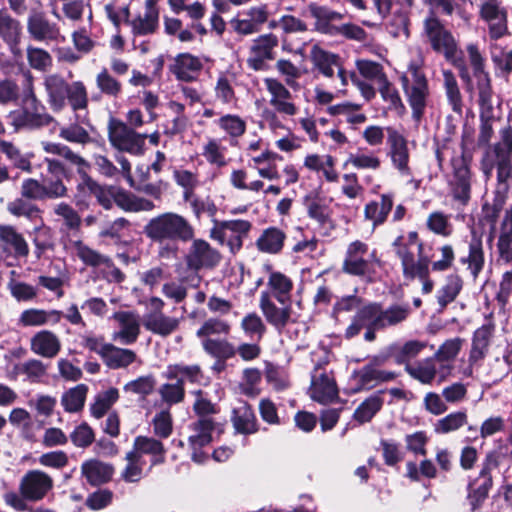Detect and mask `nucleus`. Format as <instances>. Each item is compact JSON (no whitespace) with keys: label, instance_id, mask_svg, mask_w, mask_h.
<instances>
[{"label":"nucleus","instance_id":"1","mask_svg":"<svg viewBox=\"0 0 512 512\" xmlns=\"http://www.w3.org/2000/svg\"><path fill=\"white\" fill-rule=\"evenodd\" d=\"M468 58L472 67L473 76L476 79V88L479 96L480 119L479 134L477 143L479 146H490L494 130L492 126L493 113V90L491 86V78L485 70L484 58L478 47L474 44L467 46Z\"/></svg>","mask_w":512,"mask_h":512},{"label":"nucleus","instance_id":"2","mask_svg":"<svg viewBox=\"0 0 512 512\" xmlns=\"http://www.w3.org/2000/svg\"><path fill=\"white\" fill-rule=\"evenodd\" d=\"M500 142L488 146L480 160V169L488 180L496 171L498 188L507 191L512 184V126L502 127L499 131Z\"/></svg>","mask_w":512,"mask_h":512},{"label":"nucleus","instance_id":"3","mask_svg":"<svg viewBox=\"0 0 512 512\" xmlns=\"http://www.w3.org/2000/svg\"><path fill=\"white\" fill-rule=\"evenodd\" d=\"M268 292H262L260 308L267 321L281 331L288 322V279L279 272H272Z\"/></svg>","mask_w":512,"mask_h":512},{"label":"nucleus","instance_id":"4","mask_svg":"<svg viewBox=\"0 0 512 512\" xmlns=\"http://www.w3.org/2000/svg\"><path fill=\"white\" fill-rule=\"evenodd\" d=\"M145 235L154 242H188L195 236L192 224L182 215L165 212L151 218L144 227Z\"/></svg>","mask_w":512,"mask_h":512},{"label":"nucleus","instance_id":"5","mask_svg":"<svg viewBox=\"0 0 512 512\" xmlns=\"http://www.w3.org/2000/svg\"><path fill=\"white\" fill-rule=\"evenodd\" d=\"M401 84L407 102L412 110V118L420 122L427 106L429 97L428 80L424 72V61L421 57L409 62L407 71L401 77Z\"/></svg>","mask_w":512,"mask_h":512},{"label":"nucleus","instance_id":"6","mask_svg":"<svg viewBox=\"0 0 512 512\" xmlns=\"http://www.w3.org/2000/svg\"><path fill=\"white\" fill-rule=\"evenodd\" d=\"M24 87L23 106L8 114L10 124L15 130L38 129L49 125L54 119L45 112V107L37 99L30 74L26 75Z\"/></svg>","mask_w":512,"mask_h":512},{"label":"nucleus","instance_id":"7","mask_svg":"<svg viewBox=\"0 0 512 512\" xmlns=\"http://www.w3.org/2000/svg\"><path fill=\"white\" fill-rule=\"evenodd\" d=\"M395 254L401 261L403 276L423 275L426 273L428 256H424L423 242L415 231L407 235H399L393 241Z\"/></svg>","mask_w":512,"mask_h":512},{"label":"nucleus","instance_id":"8","mask_svg":"<svg viewBox=\"0 0 512 512\" xmlns=\"http://www.w3.org/2000/svg\"><path fill=\"white\" fill-rule=\"evenodd\" d=\"M411 312L412 310L408 303H395L383 307L381 303L371 302L361 307L359 317L372 320L374 328L385 330L404 323L411 315Z\"/></svg>","mask_w":512,"mask_h":512},{"label":"nucleus","instance_id":"9","mask_svg":"<svg viewBox=\"0 0 512 512\" xmlns=\"http://www.w3.org/2000/svg\"><path fill=\"white\" fill-rule=\"evenodd\" d=\"M251 223L246 220H213V227L209 236L221 246H227L231 253H237L243 246V240L247 237Z\"/></svg>","mask_w":512,"mask_h":512},{"label":"nucleus","instance_id":"10","mask_svg":"<svg viewBox=\"0 0 512 512\" xmlns=\"http://www.w3.org/2000/svg\"><path fill=\"white\" fill-rule=\"evenodd\" d=\"M388 152L387 155L391 164L398 174L405 178L408 184L413 185L415 189L419 188L420 181L414 179L410 163V152L406 138L397 130L387 128Z\"/></svg>","mask_w":512,"mask_h":512},{"label":"nucleus","instance_id":"11","mask_svg":"<svg viewBox=\"0 0 512 512\" xmlns=\"http://www.w3.org/2000/svg\"><path fill=\"white\" fill-rule=\"evenodd\" d=\"M165 303L159 297H151L148 300L147 311L143 315L142 324L144 328L161 337H168L174 333L180 324L176 317L165 315L163 312Z\"/></svg>","mask_w":512,"mask_h":512},{"label":"nucleus","instance_id":"12","mask_svg":"<svg viewBox=\"0 0 512 512\" xmlns=\"http://www.w3.org/2000/svg\"><path fill=\"white\" fill-rule=\"evenodd\" d=\"M496 325L489 318L486 322L478 327L472 335L471 347L468 355V366L464 369L463 374L472 377L474 369L478 368L487 356L492 341L494 339Z\"/></svg>","mask_w":512,"mask_h":512},{"label":"nucleus","instance_id":"13","mask_svg":"<svg viewBox=\"0 0 512 512\" xmlns=\"http://www.w3.org/2000/svg\"><path fill=\"white\" fill-rule=\"evenodd\" d=\"M109 140L113 147L133 155L143 153L146 135L136 133L127 124L111 119L108 126Z\"/></svg>","mask_w":512,"mask_h":512},{"label":"nucleus","instance_id":"14","mask_svg":"<svg viewBox=\"0 0 512 512\" xmlns=\"http://www.w3.org/2000/svg\"><path fill=\"white\" fill-rule=\"evenodd\" d=\"M53 478L39 469L28 470L19 480L18 490L29 502H40L53 490Z\"/></svg>","mask_w":512,"mask_h":512},{"label":"nucleus","instance_id":"15","mask_svg":"<svg viewBox=\"0 0 512 512\" xmlns=\"http://www.w3.org/2000/svg\"><path fill=\"white\" fill-rule=\"evenodd\" d=\"M215 428V423L210 417H201L189 425L188 444L194 462L200 464L207 458L201 449L212 442Z\"/></svg>","mask_w":512,"mask_h":512},{"label":"nucleus","instance_id":"16","mask_svg":"<svg viewBox=\"0 0 512 512\" xmlns=\"http://www.w3.org/2000/svg\"><path fill=\"white\" fill-rule=\"evenodd\" d=\"M46 164V174H42L41 180L47 199H59L68 196V188L63 182V177L67 176L68 168L66 165L55 158H44Z\"/></svg>","mask_w":512,"mask_h":512},{"label":"nucleus","instance_id":"17","mask_svg":"<svg viewBox=\"0 0 512 512\" xmlns=\"http://www.w3.org/2000/svg\"><path fill=\"white\" fill-rule=\"evenodd\" d=\"M448 186L450 195L458 206H467L471 199V171L464 160L453 161V174Z\"/></svg>","mask_w":512,"mask_h":512},{"label":"nucleus","instance_id":"18","mask_svg":"<svg viewBox=\"0 0 512 512\" xmlns=\"http://www.w3.org/2000/svg\"><path fill=\"white\" fill-rule=\"evenodd\" d=\"M119 329L112 333V340L122 345L135 343L140 335L141 317L134 310L117 311L112 315Z\"/></svg>","mask_w":512,"mask_h":512},{"label":"nucleus","instance_id":"19","mask_svg":"<svg viewBox=\"0 0 512 512\" xmlns=\"http://www.w3.org/2000/svg\"><path fill=\"white\" fill-rule=\"evenodd\" d=\"M398 375L395 371L362 366L352 374L355 385L351 388V391L357 393L363 390H370L380 384L394 381Z\"/></svg>","mask_w":512,"mask_h":512},{"label":"nucleus","instance_id":"20","mask_svg":"<svg viewBox=\"0 0 512 512\" xmlns=\"http://www.w3.org/2000/svg\"><path fill=\"white\" fill-rule=\"evenodd\" d=\"M27 31L38 42L57 41L61 34L59 26L50 22L43 11L33 9L27 18Z\"/></svg>","mask_w":512,"mask_h":512},{"label":"nucleus","instance_id":"21","mask_svg":"<svg viewBox=\"0 0 512 512\" xmlns=\"http://www.w3.org/2000/svg\"><path fill=\"white\" fill-rule=\"evenodd\" d=\"M425 31L435 51L443 53L447 59L454 58L457 50L455 41L438 19L435 17L426 19Z\"/></svg>","mask_w":512,"mask_h":512},{"label":"nucleus","instance_id":"22","mask_svg":"<svg viewBox=\"0 0 512 512\" xmlns=\"http://www.w3.org/2000/svg\"><path fill=\"white\" fill-rule=\"evenodd\" d=\"M193 242L186 256L187 265L195 270L212 268L221 259L220 253L212 248L208 242L202 239H192Z\"/></svg>","mask_w":512,"mask_h":512},{"label":"nucleus","instance_id":"23","mask_svg":"<svg viewBox=\"0 0 512 512\" xmlns=\"http://www.w3.org/2000/svg\"><path fill=\"white\" fill-rule=\"evenodd\" d=\"M278 46V39L273 34H265L255 39L250 47L247 59L248 66L253 70H261L267 60L274 58L273 50Z\"/></svg>","mask_w":512,"mask_h":512},{"label":"nucleus","instance_id":"24","mask_svg":"<svg viewBox=\"0 0 512 512\" xmlns=\"http://www.w3.org/2000/svg\"><path fill=\"white\" fill-rule=\"evenodd\" d=\"M367 244L357 240L349 244L343 262V271L354 276H364L369 271V262L364 258Z\"/></svg>","mask_w":512,"mask_h":512},{"label":"nucleus","instance_id":"25","mask_svg":"<svg viewBox=\"0 0 512 512\" xmlns=\"http://www.w3.org/2000/svg\"><path fill=\"white\" fill-rule=\"evenodd\" d=\"M459 263L465 266L473 280L482 273L486 259L481 237L473 234L468 243V252L459 258Z\"/></svg>","mask_w":512,"mask_h":512},{"label":"nucleus","instance_id":"26","mask_svg":"<svg viewBox=\"0 0 512 512\" xmlns=\"http://www.w3.org/2000/svg\"><path fill=\"white\" fill-rule=\"evenodd\" d=\"M0 250L7 256L23 258L28 256L29 247L25 238L13 226H0Z\"/></svg>","mask_w":512,"mask_h":512},{"label":"nucleus","instance_id":"27","mask_svg":"<svg viewBox=\"0 0 512 512\" xmlns=\"http://www.w3.org/2000/svg\"><path fill=\"white\" fill-rule=\"evenodd\" d=\"M310 393L313 400L326 404L332 402L338 396L335 380L325 372L315 368L312 374Z\"/></svg>","mask_w":512,"mask_h":512},{"label":"nucleus","instance_id":"28","mask_svg":"<svg viewBox=\"0 0 512 512\" xmlns=\"http://www.w3.org/2000/svg\"><path fill=\"white\" fill-rule=\"evenodd\" d=\"M59 337L50 330H41L30 339V350L38 356L47 359L55 358L61 350Z\"/></svg>","mask_w":512,"mask_h":512},{"label":"nucleus","instance_id":"29","mask_svg":"<svg viewBox=\"0 0 512 512\" xmlns=\"http://www.w3.org/2000/svg\"><path fill=\"white\" fill-rule=\"evenodd\" d=\"M481 16L489 23L490 35L498 39L507 31L506 13L496 0H488L481 6Z\"/></svg>","mask_w":512,"mask_h":512},{"label":"nucleus","instance_id":"30","mask_svg":"<svg viewBox=\"0 0 512 512\" xmlns=\"http://www.w3.org/2000/svg\"><path fill=\"white\" fill-rule=\"evenodd\" d=\"M69 85L63 77L57 74H51L44 78L47 102L54 112H59L66 106Z\"/></svg>","mask_w":512,"mask_h":512},{"label":"nucleus","instance_id":"31","mask_svg":"<svg viewBox=\"0 0 512 512\" xmlns=\"http://www.w3.org/2000/svg\"><path fill=\"white\" fill-rule=\"evenodd\" d=\"M498 260L512 263V205L505 210L496 243Z\"/></svg>","mask_w":512,"mask_h":512},{"label":"nucleus","instance_id":"32","mask_svg":"<svg viewBox=\"0 0 512 512\" xmlns=\"http://www.w3.org/2000/svg\"><path fill=\"white\" fill-rule=\"evenodd\" d=\"M62 319V311L30 308L21 312L18 325L21 327H36L47 324L56 325Z\"/></svg>","mask_w":512,"mask_h":512},{"label":"nucleus","instance_id":"33","mask_svg":"<svg viewBox=\"0 0 512 512\" xmlns=\"http://www.w3.org/2000/svg\"><path fill=\"white\" fill-rule=\"evenodd\" d=\"M132 451L142 459L144 455H149L151 457L150 469L155 465L164 463L165 461L166 451L163 444L152 437L137 436L134 439Z\"/></svg>","mask_w":512,"mask_h":512},{"label":"nucleus","instance_id":"34","mask_svg":"<svg viewBox=\"0 0 512 512\" xmlns=\"http://www.w3.org/2000/svg\"><path fill=\"white\" fill-rule=\"evenodd\" d=\"M22 36V25L7 11L0 10V38L9 45L13 54L19 53L18 45Z\"/></svg>","mask_w":512,"mask_h":512},{"label":"nucleus","instance_id":"35","mask_svg":"<svg viewBox=\"0 0 512 512\" xmlns=\"http://www.w3.org/2000/svg\"><path fill=\"white\" fill-rule=\"evenodd\" d=\"M311 15L315 18L316 28L324 34L335 36V32L339 25H334V22L341 21L344 15L340 12L332 10L325 6L311 4L309 6Z\"/></svg>","mask_w":512,"mask_h":512},{"label":"nucleus","instance_id":"36","mask_svg":"<svg viewBox=\"0 0 512 512\" xmlns=\"http://www.w3.org/2000/svg\"><path fill=\"white\" fill-rule=\"evenodd\" d=\"M202 68L203 64L200 58L189 53H181L175 58L172 72L179 80L193 81Z\"/></svg>","mask_w":512,"mask_h":512},{"label":"nucleus","instance_id":"37","mask_svg":"<svg viewBox=\"0 0 512 512\" xmlns=\"http://www.w3.org/2000/svg\"><path fill=\"white\" fill-rule=\"evenodd\" d=\"M43 150L48 154L61 157L70 167H75L78 173H84L90 167L89 163L70 147L61 143L42 142Z\"/></svg>","mask_w":512,"mask_h":512},{"label":"nucleus","instance_id":"38","mask_svg":"<svg viewBox=\"0 0 512 512\" xmlns=\"http://www.w3.org/2000/svg\"><path fill=\"white\" fill-rule=\"evenodd\" d=\"M9 213L16 217H25L34 224V229L38 230L44 226L40 208L28 202L26 198H16L7 204Z\"/></svg>","mask_w":512,"mask_h":512},{"label":"nucleus","instance_id":"39","mask_svg":"<svg viewBox=\"0 0 512 512\" xmlns=\"http://www.w3.org/2000/svg\"><path fill=\"white\" fill-rule=\"evenodd\" d=\"M83 476L91 485L108 482L113 475V467L96 459L85 461L81 466Z\"/></svg>","mask_w":512,"mask_h":512},{"label":"nucleus","instance_id":"40","mask_svg":"<svg viewBox=\"0 0 512 512\" xmlns=\"http://www.w3.org/2000/svg\"><path fill=\"white\" fill-rule=\"evenodd\" d=\"M404 369L411 378L425 385L432 384L437 375V368L433 357L414 363H406Z\"/></svg>","mask_w":512,"mask_h":512},{"label":"nucleus","instance_id":"41","mask_svg":"<svg viewBox=\"0 0 512 512\" xmlns=\"http://www.w3.org/2000/svg\"><path fill=\"white\" fill-rule=\"evenodd\" d=\"M393 207V195L382 194L380 201H371L364 208V215L367 220L373 223V226L383 224Z\"/></svg>","mask_w":512,"mask_h":512},{"label":"nucleus","instance_id":"42","mask_svg":"<svg viewBox=\"0 0 512 512\" xmlns=\"http://www.w3.org/2000/svg\"><path fill=\"white\" fill-rule=\"evenodd\" d=\"M76 123L60 128L59 136L71 143L86 144L90 142L91 137L88 131L82 125L89 124L88 113L76 114Z\"/></svg>","mask_w":512,"mask_h":512},{"label":"nucleus","instance_id":"43","mask_svg":"<svg viewBox=\"0 0 512 512\" xmlns=\"http://www.w3.org/2000/svg\"><path fill=\"white\" fill-rule=\"evenodd\" d=\"M134 351L107 344L103 350V361L111 369L125 368L136 360Z\"/></svg>","mask_w":512,"mask_h":512},{"label":"nucleus","instance_id":"44","mask_svg":"<svg viewBox=\"0 0 512 512\" xmlns=\"http://www.w3.org/2000/svg\"><path fill=\"white\" fill-rule=\"evenodd\" d=\"M426 347V342L419 340H410L400 345L393 343L389 345L390 354H393V358L396 364L406 366V363L417 357L421 351Z\"/></svg>","mask_w":512,"mask_h":512},{"label":"nucleus","instance_id":"45","mask_svg":"<svg viewBox=\"0 0 512 512\" xmlns=\"http://www.w3.org/2000/svg\"><path fill=\"white\" fill-rule=\"evenodd\" d=\"M463 288V279L457 273H451L445 277L444 284L437 291V303L441 309L452 303Z\"/></svg>","mask_w":512,"mask_h":512},{"label":"nucleus","instance_id":"46","mask_svg":"<svg viewBox=\"0 0 512 512\" xmlns=\"http://www.w3.org/2000/svg\"><path fill=\"white\" fill-rule=\"evenodd\" d=\"M285 238L283 231L274 227L267 228L256 240V247L263 253L275 254L282 249Z\"/></svg>","mask_w":512,"mask_h":512},{"label":"nucleus","instance_id":"47","mask_svg":"<svg viewBox=\"0 0 512 512\" xmlns=\"http://www.w3.org/2000/svg\"><path fill=\"white\" fill-rule=\"evenodd\" d=\"M310 54L315 67L326 77H332L334 70L339 68L340 60L336 54L325 51L316 45L312 47Z\"/></svg>","mask_w":512,"mask_h":512},{"label":"nucleus","instance_id":"48","mask_svg":"<svg viewBox=\"0 0 512 512\" xmlns=\"http://www.w3.org/2000/svg\"><path fill=\"white\" fill-rule=\"evenodd\" d=\"M443 87L448 104L452 110L461 115L463 109V99L460 88L454 73L450 70H443Z\"/></svg>","mask_w":512,"mask_h":512},{"label":"nucleus","instance_id":"49","mask_svg":"<svg viewBox=\"0 0 512 512\" xmlns=\"http://www.w3.org/2000/svg\"><path fill=\"white\" fill-rule=\"evenodd\" d=\"M232 421L239 433L251 434L257 431L255 415L246 403H241L233 409Z\"/></svg>","mask_w":512,"mask_h":512},{"label":"nucleus","instance_id":"50","mask_svg":"<svg viewBox=\"0 0 512 512\" xmlns=\"http://www.w3.org/2000/svg\"><path fill=\"white\" fill-rule=\"evenodd\" d=\"M214 124L229 136L231 143L241 137L246 131V122L239 115L224 114L218 117Z\"/></svg>","mask_w":512,"mask_h":512},{"label":"nucleus","instance_id":"51","mask_svg":"<svg viewBox=\"0 0 512 512\" xmlns=\"http://www.w3.org/2000/svg\"><path fill=\"white\" fill-rule=\"evenodd\" d=\"M115 203L121 209L129 212L151 211L155 208V204L151 200L123 191H117Z\"/></svg>","mask_w":512,"mask_h":512},{"label":"nucleus","instance_id":"52","mask_svg":"<svg viewBox=\"0 0 512 512\" xmlns=\"http://www.w3.org/2000/svg\"><path fill=\"white\" fill-rule=\"evenodd\" d=\"M118 399L119 391L116 388L111 387L105 391L99 392L90 405L91 415L96 419L102 418Z\"/></svg>","mask_w":512,"mask_h":512},{"label":"nucleus","instance_id":"53","mask_svg":"<svg viewBox=\"0 0 512 512\" xmlns=\"http://www.w3.org/2000/svg\"><path fill=\"white\" fill-rule=\"evenodd\" d=\"M468 422V415L465 410L454 411L437 420L434 431L437 434H449L458 431Z\"/></svg>","mask_w":512,"mask_h":512},{"label":"nucleus","instance_id":"54","mask_svg":"<svg viewBox=\"0 0 512 512\" xmlns=\"http://www.w3.org/2000/svg\"><path fill=\"white\" fill-rule=\"evenodd\" d=\"M66 100H68V103L75 115L88 113V95L82 82L76 81L69 85Z\"/></svg>","mask_w":512,"mask_h":512},{"label":"nucleus","instance_id":"55","mask_svg":"<svg viewBox=\"0 0 512 512\" xmlns=\"http://www.w3.org/2000/svg\"><path fill=\"white\" fill-rule=\"evenodd\" d=\"M88 392L85 384H78L66 391L61 398V404L66 412L75 413L83 409Z\"/></svg>","mask_w":512,"mask_h":512},{"label":"nucleus","instance_id":"56","mask_svg":"<svg viewBox=\"0 0 512 512\" xmlns=\"http://www.w3.org/2000/svg\"><path fill=\"white\" fill-rule=\"evenodd\" d=\"M226 147L222 145L221 140L217 138H208L202 146V156L205 160L218 168L227 164Z\"/></svg>","mask_w":512,"mask_h":512},{"label":"nucleus","instance_id":"57","mask_svg":"<svg viewBox=\"0 0 512 512\" xmlns=\"http://www.w3.org/2000/svg\"><path fill=\"white\" fill-rule=\"evenodd\" d=\"M0 152L18 169L31 171V154L23 153L16 145L8 141H0Z\"/></svg>","mask_w":512,"mask_h":512},{"label":"nucleus","instance_id":"58","mask_svg":"<svg viewBox=\"0 0 512 512\" xmlns=\"http://www.w3.org/2000/svg\"><path fill=\"white\" fill-rule=\"evenodd\" d=\"M74 247L76 255L85 265L91 267L111 266L110 257L99 253L81 241L74 242Z\"/></svg>","mask_w":512,"mask_h":512},{"label":"nucleus","instance_id":"59","mask_svg":"<svg viewBox=\"0 0 512 512\" xmlns=\"http://www.w3.org/2000/svg\"><path fill=\"white\" fill-rule=\"evenodd\" d=\"M125 460L127 463L121 472L122 479L127 483L139 482L144 475L145 460L132 450L126 453Z\"/></svg>","mask_w":512,"mask_h":512},{"label":"nucleus","instance_id":"60","mask_svg":"<svg viewBox=\"0 0 512 512\" xmlns=\"http://www.w3.org/2000/svg\"><path fill=\"white\" fill-rule=\"evenodd\" d=\"M267 89L271 95L270 104L280 113H288V90L275 79L265 80Z\"/></svg>","mask_w":512,"mask_h":512},{"label":"nucleus","instance_id":"61","mask_svg":"<svg viewBox=\"0 0 512 512\" xmlns=\"http://www.w3.org/2000/svg\"><path fill=\"white\" fill-rule=\"evenodd\" d=\"M477 481L478 479L470 481L467 487V501L471 512L478 511L482 507L492 488L490 482H481L476 486Z\"/></svg>","mask_w":512,"mask_h":512},{"label":"nucleus","instance_id":"62","mask_svg":"<svg viewBox=\"0 0 512 512\" xmlns=\"http://www.w3.org/2000/svg\"><path fill=\"white\" fill-rule=\"evenodd\" d=\"M383 400L378 394L365 399L355 410L354 419L360 423L369 422L382 408Z\"/></svg>","mask_w":512,"mask_h":512},{"label":"nucleus","instance_id":"63","mask_svg":"<svg viewBox=\"0 0 512 512\" xmlns=\"http://www.w3.org/2000/svg\"><path fill=\"white\" fill-rule=\"evenodd\" d=\"M158 24L159 16L146 12L130 22L133 34L140 36L153 34L157 30Z\"/></svg>","mask_w":512,"mask_h":512},{"label":"nucleus","instance_id":"64","mask_svg":"<svg viewBox=\"0 0 512 512\" xmlns=\"http://www.w3.org/2000/svg\"><path fill=\"white\" fill-rule=\"evenodd\" d=\"M491 373L495 381L501 380L512 371V344L508 343L501 357H495Z\"/></svg>","mask_w":512,"mask_h":512}]
</instances>
